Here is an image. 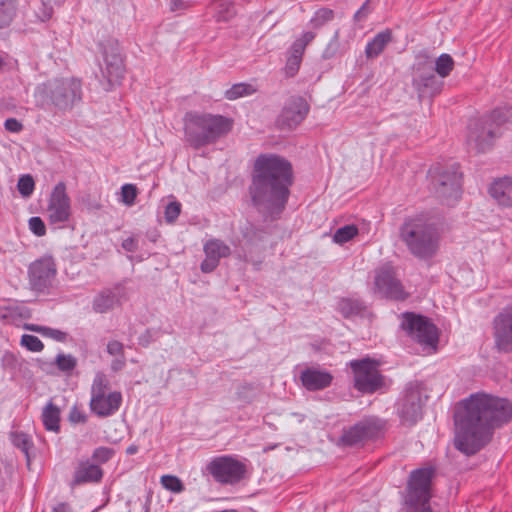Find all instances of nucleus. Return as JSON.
Returning <instances> with one entry per match:
<instances>
[{
  "label": "nucleus",
  "instance_id": "obj_63",
  "mask_svg": "<svg viewBox=\"0 0 512 512\" xmlns=\"http://www.w3.org/2000/svg\"><path fill=\"white\" fill-rule=\"evenodd\" d=\"M136 451H137V448L135 446H130L127 448V453L130 455L136 453Z\"/></svg>",
  "mask_w": 512,
  "mask_h": 512
},
{
  "label": "nucleus",
  "instance_id": "obj_35",
  "mask_svg": "<svg viewBox=\"0 0 512 512\" xmlns=\"http://www.w3.org/2000/svg\"><path fill=\"white\" fill-rule=\"evenodd\" d=\"M15 13V0H0V28L8 26Z\"/></svg>",
  "mask_w": 512,
  "mask_h": 512
},
{
  "label": "nucleus",
  "instance_id": "obj_5",
  "mask_svg": "<svg viewBox=\"0 0 512 512\" xmlns=\"http://www.w3.org/2000/svg\"><path fill=\"white\" fill-rule=\"evenodd\" d=\"M512 120V108L503 106L490 114L473 120L468 126L467 146L476 153L490 150L497 138L503 133V127Z\"/></svg>",
  "mask_w": 512,
  "mask_h": 512
},
{
  "label": "nucleus",
  "instance_id": "obj_1",
  "mask_svg": "<svg viewBox=\"0 0 512 512\" xmlns=\"http://www.w3.org/2000/svg\"><path fill=\"white\" fill-rule=\"evenodd\" d=\"M512 404L485 393L462 400L454 413V446L467 456L476 454L492 439L494 430L510 421Z\"/></svg>",
  "mask_w": 512,
  "mask_h": 512
},
{
  "label": "nucleus",
  "instance_id": "obj_31",
  "mask_svg": "<svg viewBox=\"0 0 512 512\" xmlns=\"http://www.w3.org/2000/svg\"><path fill=\"white\" fill-rule=\"evenodd\" d=\"M214 18L217 22L230 21L236 15L235 5L230 0H216L213 3Z\"/></svg>",
  "mask_w": 512,
  "mask_h": 512
},
{
  "label": "nucleus",
  "instance_id": "obj_13",
  "mask_svg": "<svg viewBox=\"0 0 512 512\" xmlns=\"http://www.w3.org/2000/svg\"><path fill=\"white\" fill-rule=\"evenodd\" d=\"M461 177L459 165L453 164L450 168L439 169L433 177L432 183L437 194L447 205H454L461 196Z\"/></svg>",
  "mask_w": 512,
  "mask_h": 512
},
{
  "label": "nucleus",
  "instance_id": "obj_57",
  "mask_svg": "<svg viewBox=\"0 0 512 512\" xmlns=\"http://www.w3.org/2000/svg\"><path fill=\"white\" fill-rule=\"evenodd\" d=\"M337 48H338L337 41H331L327 45L325 50L323 51V58L324 59H331V58H333L335 56V54H336Z\"/></svg>",
  "mask_w": 512,
  "mask_h": 512
},
{
  "label": "nucleus",
  "instance_id": "obj_10",
  "mask_svg": "<svg viewBox=\"0 0 512 512\" xmlns=\"http://www.w3.org/2000/svg\"><path fill=\"white\" fill-rule=\"evenodd\" d=\"M57 276V265L50 255L40 257L31 262L27 269L29 289L37 295L48 296L54 290Z\"/></svg>",
  "mask_w": 512,
  "mask_h": 512
},
{
  "label": "nucleus",
  "instance_id": "obj_56",
  "mask_svg": "<svg viewBox=\"0 0 512 512\" xmlns=\"http://www.w3.org/2000/svg\"><path fill=\"white\" fill-rule=\"evenodd\" d=\"M122 248L127 252H135L138 249V241L134 237H128L122 242Z\"/></svg>",
  "mask_w": 512,
  "mask_h": 512
},
{
  "label": "nucleus",
  "instance_id": "obj_22",
  "mask_svg": "<svg viewBox=\"0 0 512 512\" xmlns=\"http://www.w3.org/2000/svg\"><path fill=\"white\" fill-rule=\"evenodd\" d=\"M420 65L416 68L419 74L413 79V87L419 98L434 97L441 92L444 82L434 74L433 69L421 70Z\"/></svg>",
  "mask_w": 512,
  "mask_h": 512
},
{
  "label": "nucleus",
  "instance_id": "obj_42",
  "mask_svg": "<svg viewBox=\"0 0 512 512\" xmlns=\"http://www.w3.org/2000/svg\"><path fill=\"white\" fill-rule=\"evenodd\" d=\"M114 455V450L109 447H98L93 451L92 460H94L95 464H104L108 462Z\"/></svg>",
  "mask_w": 512,
  "mask_h": 512
},
{
  "label": "nucleus",
  "instance_id": "obj_30",
  "mask_svg": "<svg viewBox=\"0 0 512 512\" xmlns=\"http://www.w3.org/2000/svg\"><path fill=\"white\" fill-rule=\"evenodd\" d=\"M205 256H210L220 262L221 258H226L231 254L230 247L220 239H210L204 246Z\"/></svg>",
  "mask_w": 512,
  "mask_h": 512
},
{
  "label": "nucleus",
  "instance_id": "obj_24",
  "mask_svg": "<svg viewBox=\"0 0 512 512\" xmlns=\"http://www.w3.org/2000/svg\"><path fill=\"white\" fill-rule=\"evenodd\" d=\"M102 477L103 470L100 465L91 463L90 460L80 461L75 468L72 484L98 483Z\"/></svg>",
  "mask_w": 512,
  "mask_h": 512
},
{
  "label": "nucleus",
  "instance_id": "obj_41",
  "mask_svg": "<svg viewBox=\"0 0 512 512\" xmlns=\"http://www.w3.org/2000/svg\"><path fill=\"white\" fill-rule=\"evenodd\" d=\"M56 365L59 370L69 372L76 367L77 360L72 355L58 354L56 357Z\"/></svg>",
  "mask_w": 512,
  "mask_h": 512
},
{
  "label": "nucleus",
  "instance_id": "obj_50",
  "mask_svg": "<svg viewBox=\"0 0 512 512\" xmlns=\"http://www.w3.org/2000/svg\"><path fill=\"white\" fill-rule=\"evenodd\" d=\"M42 3V20H48L53 14V8L59 3V0H41Z\"/></svg>",
  "mask_w": 512,
  "mask_h": 512
},
{
  "label": "nucleus",
  "instance_id": "obj_64",
  "mask_svg": "<svg viewBox=\"0 0 512 512\" xmlns=\"http://www.w3.org/2000/svg\"><path fill=\"white\" fill-rule=\"evenodd\" d=\"M4 65H5L4 58L0 55V71L2 70Z\"/></svg>",
  "mask_w": 512,
  "mask_h": 512
},
{
  "label": "nucleus",
  "instance_id": "obj_29",
  "mask_svg": "<svg viewBox=\"0 0 512 512\" xmlns=\"http://www.w3.org/2000/svg\"><path fill=\"white\" fill-rule=\"evenodd\" d=\"M392 40V33L390 30L379 32L375 37L369 41L365 48V55L368 59L378 57L385 49L388 43Z\"/></svg>",
  "mask_w": 512,
  "mask_h": 512
},
{
  "label": "nucleus",
  "instance_id": "obj_19",
  "mask_svg": "<svg viewBox=\"0 0 512 512\" xmlns=\"http://www.w3.org/2000/svg\"><path fill=\"white\" fill-rule=\"evenodd\" d=\"M47 216L50 224L62 225L69 221L71 216V200L66 192L64 182H59L53 188L47 207Z\"/></svg>",
  "mask_w": 512,
  "mask_h": 512
},
{
  "label": "nucleus",
  "instance_id": "obj_17",
  "mask_svg": "<svg viewBox=\"0 0 512 512\" xmlns=\"http://www.w3.org/2000/svg\"><path fill=\"white\" fill-rule=\"evenodd\" d=\"M100 46L104 61V67L101 69L103 77L109 85L120 83L124 77L125 66L118 41L109 39Z\"/></svg>",
  "mask_w": 512,
  "mask_h": 512
},
{
  "label": "nucleus",
  "instance_id": "obj_26",
  "mask_svg": "<svg viewBox=\"0 0 512 512\" xmlns=\"http://www.w3.org/2000/svg\"><path fill=\"white\" fill-rule=\"evenodd\" d=\"M489 193L499 205L512 207V177L495 180L489 188Z\"/></svg>",
  "mask_w": 512,
  "mask_h": 512
},
{
  "label": "nucleus",
  "instance_id": "obj_21",
  "mask_svg": "<svg viewBox=\"0 0 512 512\" xmlns=\"http://www.w3.org/2000/svg\"><path fill=\"white\" fill-rule=\"evenodd\" d=\"M264 228L258 227L252 223H247L241 229V235L243 239V245L241 246V253L239 258L245 262H251L256 270H259L262 264V259L253 260L249 255L254 251H260L259 244L263 242L266 234Z\"/></svg>",
  "mask_w": 512,
  "mask_h": 512
},
{
  "label": "nucleus",
  "instance_id": "obj_44",
  "mask_svg": "<svg viewBox=\"0 0 512 512\" xmlns=\"http://www.w3.org/2000/svg\"><path fill=\"white\" fill-rule=\"evenodd\" d=\"M181 204L177 201H173L167 204L165 207V220L168 223H173L180 215Z\"/></svg>",
  "mask_w": 512,
  "mask_h": 512
},
{
  "label": "nucleus",
  "instance_id": "obj_6",
  "mask_svg": "<svg viewBox=\"0 0 512 512\" xmlns=\"http://www.w3.org/2000/svg\"><path fill=\"white\" fill-rule=\"evenodd\" d=\"M434 476L433 467H422L411 471L403 499L406 512H433L431 498Z\"/></svg>",
  "mask_w": 512,
  "mask_h": 512
},
{
  "label": "nucleus",
  "instance_id": "obj_37",
  "mask_svg": "<svg viewBox=\"0 0 512 512\" xmlns=\"http://www.w3.org/2000/svg\"><path fill=\"white\" fill-rule=\"evenodd\" d=\"M333 18V10L329 8H321L314 13L313 17L310 20V24L314 29H319L328 22L332 21Z\"/></svg>",
  "mask_w": 512,
  "mask_h": 512
},
{
  "label": "nucleus",
  "instance_id": "obj_43",
  "mask_svg": "<svg viewBox=\"0 0 512 512\" xmlns=\"http://www.w3.org/2000/svg\"><path fill=\"white\" fill-rule=\"evenodd\" d=\"M122 201L128 206L134 204L137 197V188L133 184H125L121 187Z\"/></svg>",
  "mask_w": 512,
  "mask_h": 512
},
{
  "label": "nucleus",
  "instance_id": "obj_40",
  "mask_svg": "<svg viewBox=\"0 0 512 512\" xmlns=\"http://www.w3.org/2000/svg\"><path fill=\"white\" fill-rule=\"evenodd\" d=\"M17 188L23 197H29L35 188L33 177L29 174L22 175L18 180Z\"/></svg>",
  "mask_w": 512,
  "mask_h": 512
},
{
  "label": "nucleus",
  "instance_id": "obj_59",
  "mask_svg": "<svg viewBox=\"0 0 512 512\" xmlns=\"http://www.w3.org/2000/svg\"><path fill=\"white\" fill-rule=\"evenodd\" d=\"M315 36L316 34L314 32L308 31L303 33L301 38H299L296 41L306 48V46L315 38Z\"/></svg>",
  "mask_w": 512,
  "mask_h": 512
},
{
  "label": "nucleus",
  "instance_id": "obj_45",
  "mask_svg": "<svg viewBox=\"0 0 512 512\" xmlns=\"http://www.w3.org/2000/svg\"><path fill=\"white\" fill-rule=\"evenodd\" d=\"M29 228L38 237L44 236L46 234L45 224L43 220L38 216H34L29 219Z\"/></svg>",
  "mask_w": 512,
  "mask_h": 512
},
{
  "label": "nucleus",
  "instance_id": "obj_8",
  "mask_svg": "<svg viewBox=\"0 0 512 512\" xmlns=\"http://www.w3.org/2000/svg\"><path fill=\"white\" fill-rule=\"evenodd\" d=\"M354 388L362 394H373L385 387V377L379 371L380 363L369 357L352 360Z\"/></svg>",
  "mask_w": 512,
  "mask_h": 512
},
{
  "label": "nucleus",
  "instance_id": "obj_60",
  "mask_svg": "<svg viewBox=\"0 0 512 512\" xmlns=\"http://www.w3.org/2000/svg\"><path fill=\"white\" fill-rule=\"evenodd\" d=\"M23 328L25 330H28V331H31V332H36V333H39V334L42 335L45 326H41V325H37V324H32V323H25L23 325Z\"/></svg>",
  "mask_w": 512,
  "mask_h": 512
},
{
  "label": "nucleus",
  "instance_id": "obj_51",
  "mask_svg": "<svg viewBox=\"0 0 512 512\" xmlns=\"http://www.w3.org/2000/svg\"><path fill=\"white\" fill-rule=\"evenodd\" d=\"M69 421L71 423H85L87 421V416L84 412L74 406L69 413Z\"/></svg>",
  "mask_w": 512,
  "mask_h": 512
},
{
  "label": "nucleus",
  "instance_id": "obj_18",
  "mask_svg": "<svg viewBox=\"0 0 512 512\" xmlns=\"http://www.w3.org/2000/svg\"><path fill=\"white\" fill-rule=\"evenodd\" d=\"M310 110L309 104L301 96L290 97L276 119L281 130H293L306 118Z\"/></svg>",
  "mask_w": 512,
  "mask_h": 512
},
{
  "label": "nucleus",
  "instance_id": "obj_11",
  "mask_svg": "<svg viewBox=\"0 0 512 512\" xmlns=\"http://www.w3.org/2000/svg\"><path fill=\"white\" fill-rule=\"evenodd\" d=\"M221 485H236L241 482L247 473L246 465L233 456L224 455L211 459L202 471Z\"/></svg>",
  "mask_w": 512,
  "mask_h": 512
},
{
  "label": "nucleus",
  "instance_id": "obj_2",
  "mask_svg": "<svg viewBox=\"0 0 512 512\" xmlns=\"http://www.w3.org/2000/svg\"><path fill=\"white\" fill-rule=\"evenodd\" d=\"M292 184L293 169L287 159L273 153L260 154L256 158L248 192L252 205L264 222L280 219Z\"/></svg>",
  "mask_w": 512,
  "mask_h": 512
},
{
  "label": "nucleus",
  "instance_id": "obj_15",
  "mask_svg": "<svg viewBox=\"0 0 512 512\" xmlns=\"http://www.w3.org/2000/svg\"><path fill=\"white\" fill-rule=\"evenodd\" d=\"M384 422L375 417L365 418L345 429L340 437L344 446H357L380 436Z\"/></svg>",
  "mask_w": 512,
  "mask_h": 512
},
{
  "label": "nucleus",
  "instance_id": "obj_9",
  "mask_svg": "<svg viewBox=\"0 0 512 512\" xmlns=\"http://www.w3.org/2000/svg\"><path fill=\"white\" fill-rule=\"evenodd\" d=\"M43 93L59 110L71 109L81 99V81L75 78H56L41 87Z\"/></svg>",
  "mask_w": 512,
  "mask_h": 512
},
{
  "label": "nucleus",
  "instance_id": "obj_4",
  "mask_svg": "<svg viewBox=\"0 0 512 512\" xmlns=\"http://www.w3.org/2000/svg\"><path fill=\"white\" fill-rule=\"evenodd\" d=\"M399 236L409 252L419 259L432 258L438 250V232L424 214L405 218Z\"/></svg>",
  "mask_w": 512,
  "mask_h": 512
},
{
  "label": "nucleus",
  "instance_id": "obj_49",
  "mask_svg": "<svg viewBox=\"0 0 512 512\" xmlns=\"http://www.w3.org/2000/svg\"><path fill=\"white\" fill-rule=\"evenodd\" d=\"M302 60L297 59L296 57L289 56L285 65V73L288 77H293L296 75L300 68Z\"/></svg>",
  "mask_w": 512,
  "mask_h": 512
},
{
  "label": "nucleus",
  "instance_id": "obj_48",
  "mask_svg": "<svg viewBox=\"0 0 512 512\" xmlns=\"http://www.w3.org/2000/svg\"><path fill=\"white\" fill-rule=\"evenodd\" d=\"M194 5V0H170L169 9L171 12H181Z\"/></svg>",
  "mask_w": 512,
  "mask_h": 512
},
{
  "label": "nucleus",
  "instance_id": "obj_34",
  "mask_svg": "<svg viewBox=\"0 0 512 512\" xmlns=\"http://www.w3.org/2000/svg\"><path fill=\"white\" fill-rule=\"evenodd\" d=\"M359 233V229L354 224L345 225L338 228L333 234V241L337 244H344L352 240Z\"/></svg>",
  "mask_w": 512,
  "mask_h": 512
},
{
  "label": "nucleus",
  "instance_id": "obj_46",
  "mask_svg": "<svg viewBox=\"0 0 512 512\" xmlns=\"http://www.w3.org/2000/svg\"><path fill=\"white\" fill-rule=\"evenodd\" d=\"M159 337V332L154 329H146L139 338V345L142 347H148L152 342L156 341Z\"/></svg>",
  "mask_w": 512,
  "mask_h": 512
},
{
  "label": "nucleus",
  "instance_id": "obj_47",
  "mask_svg": "<svg viewBox=\"0 0 512 512\" xmlns=\"http://www.w3.org/2000/svg\"><path fill=\"white\" fill-rule=\"evenodd\" d=\"M106 351L110 356L119 357L125 355L124 345L118 340H110L107 343Z\"/></svg>",
  "mask_w": 512,
  "mask_h": 512
},
{
  "label": "nucleus",
  "instance_id": "obj_54",
  "mask_svg": "<svg viewBox=\"0 0 512 512\" xmlns=\"http://www.w3.org/2000/svg\"><path fill=\"white\" fill-rule=\"evenodd\" d=\"M4 127L7 131L18 133L22 131L23 125L16 118H8L5 120Z\"/></svg>",
  "mask_w": 512,
  "mask_h": 512
},
{
  "label": "nucleus",
  "instance_id": "obj_53",
  "mask_svg": "<svg viewBox=\"0 0 512 512\" xmlns=\"http://www.w3.org/2000/svg\"><path fill=\"white\" fill-rule=\"evenodd\" d=\"M42 336L50 337L56 341H64L66 338V333L61 330L45 326Z\"/></svg>",
  "mask_w": 512,
  "mask_h": 512
},
{
  "label": "nucleus",
  "instance_id": "obj_23",
  "mask_svg": "<svg viewBox=\"0 0 512 512\" xmlns=\"http://www.w3.org/2000/svg\"><path fill=\"white\" fill-rule=\"evenodd\" d=\"M300 381L308 391H319L329 387L333 376L326 370L315 367H307L300 373Z\"/></svg>",
  "mask_w": 512,
  "mask_h": 512
},
{
  "label": "nucleus",
  "instance_id": "obj_20",
  "mask_svg": "<svg viewBox=\"0 0 512 512\" xmlns=\"http://www.w3.org/2000/svg\"><path fill=\"white\" fill-rule=\"evenodd\" d=\"M374 284L376 292L382 297L393 300H405L408 297L390 267H382L376 271Z\"/></svg>",
  "mask_w": 512,
  "mask_h": 512
},
{
  "label": "nucleus",
  "instance_id": "obj_61",
  "mask_svg": "<svg viewBox=\"0 0 512 512\" xmlns=\"http://www.w3.org/2000/svg\"><path fill=\"white\" fill-rule=\"evenodd\" d=\"M368 2L369 0H367L361 7L360 9L355 13V18L357 20H360L362 17L366 16L367 13L369 12L368 11Z\"/></svg>",
  "mask_w": 512,
  "mask_h": 512
},
{
  "label": "nucleus",
  "instance_id": "obj_14",
  "mask_svg": "<svg viewBox=\"0 0 512 512\" xmlns=\"http://www.w3.org/2000/svg\"><path fill=\"white\" fill-rule=\"evenodd\" d=\"M423 387L419 381L407 384L402 397L397 404L398 415L404 424L414 425L422 418Z\"/></svg>",
  "mask_w": 512,
  "mask_h": 512
},
{
  "label": "nucleus",
  "instance_id": "obj_28",
  "mask_svg": "<svg viewBox=\"0 0 512 512\" xmlns=\"http://www.w3.org/2000/svg\"><path fill=\"white\" fill-rule=\"evenodd\" d=\"M42 423L47 431H60L61 411L51 400L45 405L41 414Z\"/></svg>",
  "mask_w": 512,
  "mask_h": 512
},
{
  "label": "nucleus",
  "instance_id": "obj_55",
  "mask_svg": "<svg viewBox=\"0 0 512 512\" xmlns=\"http://www.w3.org/2000/svg\"><path fill=\"white\" fill-rule=\"evenodd\" d=\"M126 366V357L125 355L114 357L111 361L110 368L113 372L121 371Z\"/></svg>",
  "mask_w": 512,
  "mask_h": 512
},
{
  "label": "nucleus",
  "instance_id": "obj_33",
  "mask_svg": "<svg viewBox=\"0 0 512 512\" xmlns=\"http://www.w3.org/2000/svg\"><path fill=\"white\" fill-rule=\"evenodd\" d=\"M454 68V60L451 55L447 53L441 54L435 61V71L440 78H446L450 75Z\"/></svg>",
  "mask_w": 512,
  "mask_h": 512
},
{
  "label": "nucleus",
  "instance_id": "obj_39",
  "mask_svg": "<svg viewBox=\"0 0 512 512\" xmlns=\"http://www.w3.org/2000/svg\"><path fill=\"white\" fill-rule=\"evenodd\" d=\"M20 344L31 352H41L44 349L42 341L31 334L22 335Z\"/></svg>",
  "mask_w": 512,
  "mask_h": 512
},
{
  "label": "nucleus",
  "instance_id": "obj_16",
  "mask_svg": "<svg viewBox=\"0 0 512 512\" xmlns=\"http://www.w3.org/2000/svg\"><path fill=\"white\" fill-rule=\"evenodd\" d=\"M493 349L501 354L512 353V303L492 320Z\"/></svg>",
  "mask_w": 512,
  "mask_h": 512
},
{
  "label": "nucleus",
  "instance_id": "obj_3",
  "mask_svg": "<svg viewBox=\"0 0 512 512\" xmlns=\"http://www.w3.org/2000/svg\"><path fill=\"white\" fill-rule=\"evenodd\" d=\"M232 126L233 121L223 115L188 112L184 117L185 141L198 150L226 136Z\"/></svg>",
  "mask_w": 512,
  "mask_h": 512
},
{
  "label": "nucleus",
  "instance_id": "obj_12",
  "mask_svg": "<svg viewBox=\"0 0 512 512\" xmlns=\"http://www.w3.org/2000/svg\"><path fill=\"white\" fill-rule=\"evenodd\" d=\"M402 318L401 327L412 340L422 346L436 347L439 339L438 329L427 317L405 312Z\"/></svg>",
  "mask_w": 512,
  "mask_h": 512
},
{
  "label": "nucleus",
  "instance_id": "obj_32",
  "mask_svg": "<svg viewBox=\"0 0 512 512\" xmlns=\"http://www.w3.org/2000/svg\"><path fill=\"white\" fill-rule=\"evenodd\" d=\"M11 443L18 449H20L26 456L29 462V450L33 446L32 440L24 432L15 431L10 433Z\"/></svg>",
  "mask_w": 512,
  "mask_h": 512
},
{
  "label": "nucleus",
  "instance_id": "obj_25",
  "mask_svg": "<svg viewBox=\"0 0 512 512\" xmlns=\"http://www.w3.org/2000/svg\"><path fill=\"white\" fill-rule=\"evenodd\" d=\"M121 305L117 289H103L93 299L92 308L96 313H107Z\"/></svg>",
  "mask_w": 512,
  "mask_h": 512
},
{
  "label": "nucleus",
  "instance_id": "obj_27",
  "mask_svg": "<svg viewBox=\"0 0 512 512\" xmlns=\"http://www.w3.org/2000/svg\"><path fill=\"white\" fill-rule=\"evenodd\" d=\"M366 308L365 303L358 298H341L337 303V310L344 318L362 316Z\"/></svg>",
  "mask_w": 512,
  "mask_h": 512
},
{
  "label": "nucleus",
  "instance_id": "obj_36",
  "mask_svg": "<svg viewBox=\"0 0 512 512\" xmlns=\"http://www.w3.org/2000/svg\"><path fill=\"white\" fill-rule=\"evenodd\" d=\"M255 92V89L252 85L247 83H237L234 84L231 88L226 90L225 98L228 100H236L243 96L251 95Z\"/></svg>",
  "mask_w": 512,
  "mask_h": 512
},
{
  "label": "nucleus",
  "instance_id": "obj_62",
  "mask_svg": "<svg viewBox=\"0 0 512 512\" xmlns=\"http://www.w3.org/2000/svg\"><path fill=\"white\" fill-rule=\"evenodd\" d=\"M51 512H72V509L67 503H58L52 508Z\"/></svg>",
  "mask_w": 512,
  "mask_h": 512
},
{
  "label": "nucleus",
  "instance_id": "obj_52",
  "mask_svg": "<svg viewBox=\"0 0 512 512\" xmlns=\"http://www.w3.org/2000/svg\"><path fill=\"white\" fill-rule=\"evenodd\" d=\"M219 265V262L210 256H205V259L200 265V269L203 273H210L214 271Z\"/></svg>",
  "mask_w": 512,
  "mask_h": 512
},
{
  "label": "nucleus",
  "instance_id": "obj_38",
  "mask_svg": "<svg viewBox=\"0 0 512 512\" xmlns=\"http://www.w3.org/2000/svg\"><path fill=\"white\" fill-rule=\"evenodd\" d=\"M162 486L173 493H181L185 490L182 481L174 475H163L160 480Z\"/></svg>",
  "mask_w": 512,
  "mask_h": 512
},
{
  "label": "nucleus",
  "instance_id": "obj_7",
  "mask_svg": "<svg viewBox=\"0 0 512 512\" xmlns=\"http://www.w3.org/2000/svg\"><path fill=\"white\" fill-rule=\"evenodd\" d=\"M122 404V394L119 391L109 392V381L103 373H97L91 386L89 407L99 418L114 415Z\"/></svg>",
  "mask_w": 512,
  "mask_h": 512
},
{
  "label": "nucleus",
  "instance_id": "obj_58",
  "mask_svg": "<svg viewBox=\"0 0 512 512\" xmlns=\"http://www.w3.org/2000/svg\"><path fill=\"white\" fill-rule=\"evenodd\" d=\"M304 51H305V47L302 46V44H299L297 41H295L292 44L290 56L296 57L297 59L302 60Z\"/></svg>",
  "mask_w": 512,
  "mask_h": 512
}]
</instances>
